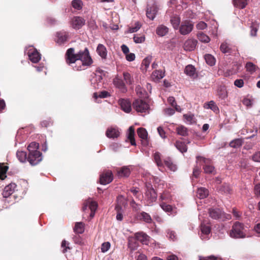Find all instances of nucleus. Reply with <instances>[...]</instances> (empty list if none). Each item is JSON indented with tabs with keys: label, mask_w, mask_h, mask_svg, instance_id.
Listing matches in <instances>:
<instances>
[{
	"label": "nucleus",
	"mask_w": 260,
	"mask_h": 260,
	"mask_svg": "<svg viewBox=\"0 0 260 260\" xmlns=\"http://www.w3.org/2000/svg\"><path fill=\"white\" fill-rule=\"evenodd\" d=\"M8 167L7 166H4L3 164H0V178L2 179V175H5L7 171Z\"/></svg>",
	"instance_id": "052dcab7"
},
{
	"label": "nucleus",
	"mask_w": 260,
	"mask_h": 260,
	"mask_svg": "<svg viewBox=\"0 0 260 260\" xmlns=\"http://www.w3.org/2000/svg\"><path fill=\"white\" fill-rule=\"evenodd\" d=\"M177 134L182 136H186L188 135L187 128L183 125L179 126L176 128Z\"/></svg>",
	"instance_id": "c03bdc74"
},
{
	"label": "nucleus",
	"mask_w": 260,
	"mask_h": 260,
	"mask_svg": "<svg viewBox=\"0 0 260 260\" xmlns=\"http://www.w3.org/2000/svg\"><path fill=\"white\" fill-rule=\"evenodd\" d=\"M123 76L124 80L126 84H131L132 83L133 79L128 73L123 72Z\"/></svg>",
	"instance_id": "603ef678"
},
{
	"label": "nucleus",
	"mask_w": 260,
	"mask_h": 260,
	"mask_svg": "<svg viewBox=\"0 0 260 260\" xmlns=\"http://www.w3.org/2000/svg\"><path fill=\"white\" fill-rule=\"evenodd\" d=\"M217 94L222 100L225 99L228 96L227 91L224 87H220L217 90Z\"/></svg>",
	"instance_id": "79ce46f5"
},
{
	"label": "nucleus",
	"mask_w": 260,
	"mask_h": 260,
	"mask_svg": "<svg viewBox=\"0 0 260 260\" xmlns=\"http://www.w3.org/2000/svg\"><path fill=\"white\" fill-rule=\"evenodd\" d=\"M168 31L169 28L162 24L159 25L156 29V34L160 37L165 36L168 33Z\"/></svg>",
	"instance_id": "393cba45"
},
{
	"label": "nucleus",
	"mask_w": 260,
	"mask_h": 260,
	"mask_svg": "<svg viewBox=\"0 0 260 260\" xmlns=\"http://www.w3.org/2000/svg\"><path fill=\"white\" fill-rule=\"evenodd\" d=\"M39 144L36 142H31L27 147V149L30 153L38 151Z\"/></svg>",
	"instance_id": "49530a36"
},
{
	"label": "nucleus",
	"mask_w": 260,
	"mask_h": 260,
	"mask_svg": "<svg viewBox=\"0 0 260 260\" xmlns=\"http://www.w3.org/2000/svg\"><path fill=\"white\" fill-rule=\"evenodd\" d=\"M100 183L103 185L109 184L113 180V175L111 171H106L100 176Z\"/></svg>",
	"instance_id": "9b49d317"
},
{
	"label": "nucleus",
	"mask_w": 260,
	"mask_h": 260,
	"mask_svg": "<svg viewBox=\"0 0 260 260\" xmlns=\"http://www.w3.org/2000/svg\"><path fill=\"white\" fill-rule=\"evenodd\" d=\"M160 206L162 208V209L166 212H171L172 211V207L168 205L165 203H162L160 204Z\"/></svg>",
	"instance_id": "5fc2aeb1"
},
{
	"label": "nucleus",
	"mask_w": 260,
	"mask_h": 260,
	"mask_svg": "<svg viewBox=\"0 0 260 260\" xmlns=\"http://www.w3.org/2000/svg\"><path fill=\"white\" fill-rule=\"evenodd\" d=\"M204 107L205 109H210L215 113L218 112L219 111L218 107L213 101H211L208 103H205Z\"/></svg>",
	"instance_id": "c85d7f7f"
},
{
	"label": "nucleus",
	"mask_w": 260,
	"mask_h": 260,
	"mask_svg": "<svg viewBox=\"0 0 260 260\" xmlns=\"http://www.w3.org/2000/svg\"><path fill=\"white\" fill-rule=\"evenodd\" d=\"M120 132L116 127H111L107 129L106 135L109 138H117L119 137Z\"/></svg>",
	"instance_id": "f3484780"
},
{
	"label": "nucleus",
	"mask_w": 260,
	"mask_h": 260,
	"mask_svg": "<svg viewBox=\"0 0 260 260\" xmlns=\"http://www.w3.org/2000/svg\"><path fill=\"white\" fill-rule=\"evenodd\" d=\"M88 207H89L91 211L95 212L98 207V204L95 202L91 200V199H89L84 203L82 207V210L85 211L87 209Z\"/></svg>",
	"instance_id": "a211bd4d"
},
{
	"label": "nucleus",
	"mask_w": 260,
	"mask_h": 260,
	"mask_svg": "<svg viewBox=\"0 0 260 260\" xmlns=\"http://www.w3.org/2000/svg\"><path fill=\"white\" fill-rule=\"evenodd\" d=\"M130 172L129 169L128 167H124L118 171V175L121 177H127L130 174Z\"/></svg>",
	"instance_id": "a18cd8bd"
},
{
	"label": "nucleus",
	"mask_w": 260,
	"mask_h": 260,
	"mask_svg": "<svg viewBox=\"0 0 260 260\" xmlns=\"http://www.w3.org/2000/svg\"><path fill=\"white\" fill-rule=\"evenodd\" d=\"M220 50L222 52L225 53L230 52V49L226 42L222 43L220 45Z\"/></svg>",
	"instance_id": "4d7b16f0"
},
{
	"label": "nucleus",
	"mask_w": 260,
	"mask_h": 260,
	"mask_svg": "<svg viewBox=\"0 0 260 260\" xmlns=\"http://www.w3.org/2000/svg\"><path fill=\"white\" fill-rule=\"evenodd\" d=\"M201 238L202 239H208V236L210 234L211 228L209 225H206L204 223H202L201 224Z\"/></svg>",
	"instance_id": "aec40b11"
},
{
	"label": "nucleus",
	"mask_w": 260,
	"mask_h": 260,
	"mask_svg": "<svg viewBox=\"0 0 260 260\" xmlns=\"http://www.w3.org/2000/svg\"><path fill=\"white\" fill-rule=\"evenodd\" d=\"M69 35L67 32L63 31L57 32L56 35L55 41L57 44L61 45L67 41Z\"/></svg>",
	"instance_id": "ddd939ff"
},
{
	"label": "nucleus",
	"mask_w": 260,
	"mask_h": 260,
	"mask_svg": "<svg viewBox=\"0 0 260 260\" xmlns=\"http://www.w3.org/2000/svg\"><path fill=\"white\" fill-rule=\"evenodd\" d=\"M196 27L198 29L203 30L207 28V25L205 22L200 21L197 24Z\"/></svg>",
	"instance_id": "0e129e2a"
},
{
	"label": "nucleus",
	"mask_w": 260,
	"mask_h": 260,
	"mask_svg": "<svg viewBox=\"0 0 260 260\" xmlns=\"http://www.w3.org/2000/svg\"><path fill=\"white\" fill-rule=\"evenodd\" d=\"M205 59L207 63L211 66L215 64V59L211 54H206L205 55Z\"/></svg>",
	"instance_id": "de8ad7c7"
},
{
	"label": "nucleus",
	"mask_w": 260,
	"mask_h": 260,
	"mask_svg": "<svg viewBox=\"0 0 260 260\" xmlns=\"http://www.w3.org/2000/svg\"><path fill=\"white\" fill-rule=\"evenodd\" d=\"M141 27V25L139 24L138 22H137L135 23V27H129L128 29V32L129 33H133L137 31Z\"/></svg>",
	"instance_id": "bf43d9fd"
},
{
	"label": "nucleus",
	"mask_w": 260,
	"mask_h": 260,
	"mask_svg": "<svg viewBox=\"0 0 260 260\" xmlns=\"http://www.w3.org/2000/svg\"><path fill=\"white\" fill-rule=\"evenodd\" d=\"M252 159L255 162H260V151L255 153L252 155Z\"/></svg>",
	"instance_id": "338daca9"
},
{
	"label": "nucleus",
	"mask_w": 260,
	"mask_h": 260,
	"mask_svg": "<svg viewBox=\"0 0 260 260\" xmlns=\"http://www.w3.org/2000/svg\"><path fill=\"white\" fill-rule=\"evenodd\" d=\"M197 37L199 40L203 43H207L210 41V38L202 32L198 33Z\"/></svg>",
	"instance_id": "72a5a7b5"
},
{
	"label": "nucleus",
	"mask_w": 260,
	"mask_h": 260,
	"mask_svg": "<svg viewBox=\"0 0 260 260\" xmlns=\"http://www.w3.org/2000/svg\"><path fill=\"white\" fill-rule=\"evenodd\" d=\"M72 4L75 9L80 10L82 8V3L80 0H73Z\"/></svg>",
	"instance_id": "864d4df0"
},
{
	"label": "nucleus",
	"mask_w": 260,
	"mask_h": 260,
	"mask_svg": "<svg viewBox=\"0 0 260 260\" xmlns=\"http://www.w3.org/2000/svg\"><path fill=\"white\" fill-rule=\"evenodd\" d=\"M165 165L172 171H175L177 170V166L174 164L170 158H167L164 160Z\"/></svg>",
	"instance_id": "2f4dec72"
},
{
	"label": "nucleus",
	"mask_w": 260,
	"mask_h": 260,
	"mask_svg": "<svg viewBox=\"0 0 260 260\" xmlns=\"http://www.w3.org/2000/svg\"><path fill=\"white\" fill-rule=\"evenodd\" d=\"M119 103L120 105L121 109L126 113H129L131 112V104L130 102L127 100L120 99L119 101Z\"/></svg>",
	"instance_id": "6ab92c4d"
},
{
	"label": "nucleus",
	"mask_w": 260,
	"mask_h": 260,
	"mask_svg": "<svg viewBox=\"0 0 260 260\" xmlns=\"http://www.w3.org/2000/svg\"><path fill=\"white\" fill-rule=\"evenodd\" d=\"M110 247V243L108 242L103 243L101 246V250L103 252L107 251Z\"/></svg>",
	"instance_id": "680f3d73"
},
{
	"label": "nucleus",
	"mask_w": 260,
	"mask_h": 260,
	"mask_svg": "<svg viewBox=\"0 0 260 260\" xmlns=\"http://www.w3.org/2000/svg\"><path fill=\"white\" fill-rule=\"evenodd\" d=\"M140 217L141 219L148 223H151L152 221L150 215L148 213L145 212H142L140 213Z\"/></svg>",
	"instance_id": "a19ab883"
},
{
	"label": "nucleus",
	"mask_w": 260,
	"mask_h": 260,
	"mask_svg": "<svg viewBox=\"0 0 260 260\" xmlns=\"http://www.w3.org/2000/svg\"><path fill=\"white\" fill-rule=\"evenodd\" d=\"M136 239L140 241L143 244L147 245L148 244L149 236L143 232H138L135 235Z\"/></svg>",
	"instance_id": "412c9836"
},
{
	"label": "nucleus",
	"mask_w": 260,
	"mask_h": 260,
	"mask_svg": "<svg viewBox=\"0 0 260 260\" xmlns=\"http://www.w3.org/2000/svg\"><path fill=\"white\" fill-rule=\"evenodd\" d=\"M197 44V41L193 39H188L186 40L183 46L184 49L187 51L193 50Z\"/></svg>",
	"instance_id": "dca6fc26"
},
{
	"label": "nucleus",
	"mask_w": 260,
	"mask_h": 260,
	"mask_svg": "<svg viewBox=\"0 0 260 260\" xmlns=\"http://www.w3.org/2000/svg\"><path fill=\"white\" fill-rule=\"evenodd\" d=\"M104 72L101 70H96V73L91 79V83L95 89H99L103 86V76Z\"/></svg>",
	"instance_id": "7ed1b4c3"
},
{
	"label": "nucleus",
	"mask_w": 260,
	"mask_h": 260,
	"mask_svg": "<svg viewBox=\"0 0 260 260\" xmlns=\"http://www.w3.org/2000/svg\"><path fill=\"white\" fill-rule=\"evenodd\" d=\"M183 116L188 124H191L194 122L193 115L190 114H184Z\"/></svg>",
	"instance_id": "13d9d810"
},
{
	"label": "nucleus",
	"mask_w": 260,
	"mask_h": 260,
	"mask_svg": "<svg viewBox=\"0 0 260 260\" xmlns=\"http://www.w3.org/2000/svg\"><path fill=\"white\" fill-rule=\"evenodd\" d=\"M42 159V154L39 151L29 153L27 160L32 166H35L39 163Z\"/></svg>",
	"instance_id": "0eeeda50"
},
{
	"label": "nucleus",
	"mask_w": 260,
	"mask_h": 260,
	"mask_svg": "<svg viewBox=\"0 0 260 260\" xmlns=\"http://www.w3.org/2000/svg\"><path fill=\"white\" fill-rule=\"evenodd\" d=\"M16 156L20 162H24L27 159L26 152L24 151H17Z\"/></svg>",
	"instance_id": "4c0bfd02"
},
{
	"label": "nucleus",
	"mask_w": 260,
	"mask_h": 260,
	"mask_svg": "<svg viewBox=\"0 0 260 260\" xmlns=\"http://www.w3.org/2000/svg\"><path fill=\"white\" fill-rule=\"evenodd\" d=\"M220 190L221 192L225 194H230L231 192V189L230 185L226 184L222 185L220 188Z\"/></svg>",
	"instance_id": "3c124183"
},
{
	"label": "nucleus",
	"mask_w": 260,
	"mask_h": 260,
	"mask_svg": "<svg viewBox=\"0 0 260 260\" xmlns=\"http://www.w3.org/2000/svg\"><path fill=\"white\" fill-rule=\"evenodd\" d=\"M248 0H234V5L235 7L243 9L247 5Z\"/></svg>",
	"instance_id": "ea45409f"
},
{
	"label": "nucleus",
	"mask_w": 260,
	"mask_h": 260,
	"mask_svg": "<svg viewBox=\"0 0 260 260\" xmlns=\"http://www.w3.org/2000/svg\"><path fill=\"white\" fill-rule=\"evenodd\" d=\"M113 83L114 85L122 93H125L127 91L126 87L122 79L119 76L115 77L113 80Z\"/></svg>",
	"instance_id": "f8f14e48"
},
{
	"label": "nucleus",
	"mask_w": 260,
	"mask_h": 260,
	"mask_svg": "<svg viewBox=\"0 0 260 260\" xmlns=\"http://www.w3.org/2000/svg\"><path fill=\"white\" fill-rule=\"evenodd\" d=\"M72 26L74 28L78 29L85 24V20L79 16L74 17L72 21Z\"/></svg>",
	"instance_id": "2eb2a0df"
},
{
	"label": "nucleus",
	"mask_w": 260,
	"mask_h": 260,
	"mask_svg": "<svg viewBox=\"0 0 260 260\" xmlns=\"http://www.w3.org/2000/svg\"><path fill=\"white\" fill-rule=\"evenodd\" d=\"M135 131L133 126L129 127L127 132V138L129 140L132 145H136V142L134 138Z\"/></svg>",
	"instance_id": "cd10ccee"
},
{
	"label": "nucleus",
	"mask_w": 260,
	"mask_h": 260,
	"mask_svg": "<svg viewBox=\"0 0 260 260\" xmlns=\"http://www.w3.org/2000/svg\"><path fill=\"white\" fill-rule=\"evenodd\" d=\"M199 158L202 160L204 165L203 166V169L204 170V172L205 173L208 174H214L215 173V169L214 167L210 164V160L206 159L205 158L202 157H197V159L199 160Z\"/></svg>",
	"instance_id": "9d476101"
},
{
	"label": "nucleus",
	"mask_w": 260,
	"mask_h": 260,
	"mask_svg": "<svg viewBox=\"0 0 260 260\" xmlns=\"http://www.w3.org/2000/svg\"><path fill=\"white\" fill-rule=\"evenodd\" d=\"M243 143V141L242 139H236L233 141H232L230 143V146L231 147L237 148L240 147L242 146Z\"/></svg>",
	"instance_id": "f704fd0d"
},
{
	"label": "nucleus",
	"mask_w": 260,
	"mask_h": 260,
	"mask_svg": "<svg viewBox=\"0 0 260 260\" xmlns=\"http://www.w3.org/2000/svg\"><path fill=\"white\" fill-rule=\"evenodd\" d=\"M245 68L247 71L252 74L256 70V66L251 62H248L246 64Z\"/></svg>",
	"instance_id": "09e8293b"
},
{
	"label": "nucleus",
	"mask_w": 260,
	"mask_h": 260,
	"mask_svg": "<svg viewBox=\"0 0 260 260\" xmlns=\"http://www.w3.org/2000/svg\"><path fill=\"white\" fill-rule=\"evenodd\" d=\"M219 258L218 256L210 255L208 257H200V260H217Z\"/></svg>",
	"instance_id": "774afa93"
},
{
	"label": "nucleus",
	"mask_w": 260,
	"mask_h": 260,
	"mask_svg": "<svg viewBox=\"0 0 260 260\" xmlns=\"http://www.w3.org/2000/svg\"><path fill=\"white\" fill-rule=\"evenodd\" d=\"M146 191L145 196L149 203L155 202L157 199V194L150 184H146Z\"/></svg>",
	"instance_id": "6e6552de"
},
{
	"label": "nucleus",
	"mask_w": 260,
	"mask_h": 260,
	"mask_svg": "<svg viewBox=\"0 0 260 260\" xmlns=\"http://www.w3.org/2000/svg\"><path fill=\"white\" fill-rule=\"evenodd\" d=\"M209 214L210 216L214 219H220L221 220L230 219H231V216L229 214H225L223 213L220 209H209Z\"/></svg>",
	"instance_id": "20e7f679"
},
{
	"label": "nucleus",
	"mask_w": 260,
	"mask_h": 260,
	"mask_svg": "<svg viewBox=\"0 0 260 260\" xmlns=\"http://www.w3.org/2000/svg\"><path fill=\"white\" fill-rule=\"evenodd\" d=\"M154 160L158 167L163 166V162L161 159V154L158 152H156L153 155Z\"/></svg>",
	"instance_id": "e433bc0d"
},
{
	"label": "nucleus",
	"mask_w": 260,
	"mask_h": 260,
	"mask_svg": "<svg viewBox=\"0 0 260 260\" xmlns=\"http://www.w3.org/2000/svg\"><path fill=\"white\" fill-rule=\"evenodd\" d=\"M193 24L189 21H183L179 27V32L182 35L189 34L193 29Z\"/></svg>",
	"instance_id": "423d86ee"
},
{
	"label": "nucleus",
	"mask_w": 260,
	"mask_h": 260,
	"mask_svg": "<svg viewBox=\"0 0 260 260\" xmlns=\"http://www.w3.org/2000/svg\"><path fill=\"white\" fill-rule=\"evenodd\" d=\"M137 133L139 136V137L143 140L144 145H147L148 141L147 140V136H148V133L147 131L142 127H140L138 128L137 129Z\"/></svg>",
	"instance_id": "b1692460"
},
{
	"label": "nucleus",
	"mask_w": 260,
	"mask_h": 260,
	"mask_svg": "<svg viewBox=\"0 0 260 260\" xmlns=\"http://www.w3.org/2000/svg\"><path fill=\"white\" fill-rule=\"evenodd\" d=\"M168 102L172 107L175 108L176 111L178 112L181 111V108L177 105L175 98L174 97L170 96L169 98H168Z\"/></svg>",
	"instance_id": "37998d69"
},
{
	"label": "nucleus",
	"mask_w": 260,
	"mask_h": 260,
	"mask_svg": "<svg viewBox=\"0 0 260 260\" xmlns=\"http://www.w3.org/2000/svg\"><path fill=\"white\" fill-rule=\"evenodd\" d=\"M96 52L102 58L105 59L107 56V49L104 45L100 44L96 48Z\"/></svg>",
	"instance_id": "a878e982"
},
{
	"label": "nucleus",
	"mask_w": 260,
	"mask_h": 260,
	"mask_svg": "<svg viewBox=\"0 0 260 260\" xmlns=\"http://www.w3.org/2000/svg\"><path fill=\"white\" fill-rule=\"evenodd\" d=\"M74 232L77 234H82L84 231V226L83 222H77L74 229Z\"/></svg>",
	"instance_id": "c9c22d12"
},
{
	"label": "nucleus",
	"mask_w": 260,
	"mask_h": 260,
	"mask_svg": "<svg viewBox=\"0 0 260 260\" xmlns=\"http://www.w3.org/2000/svg\"><path fill=\"white\" fill-rule=\"evenodd\" d=\"M196 72V69L192 65H188L187 66L184 70V73L188 76H193Z\"/></svg>",
	"instance_id": "58836bf2"
},
{
	"label": "nucleus",
	"mask_w": 260,
	"mask_h": 260,
	"mask_svg": "<svg viewBox=\"0 0 260 260\" xmlns=\"http://www.w3.org/2000/svg\"><path fill=\"white\" fill-rule=\"evenodd\" d=\"M123 198L121 197H119L117 198V204L115 207V209L117 211L116 219L118 220L121 221L123 218L122 213L120 212L122 209V205H124V203H122Z\"/></svg>",
	"instance_id": "4468645a"
},
{
	"label": "nucleus",
	"mask_w": 260,
	"mask_h": 260,
	"mask_svg": "<svg viewBox=\"0 0 260 260\" xmlns=\"http://www.w3.org/2000/svg\"><path fill=\"white\" fill-rule=\"evenodd\" d=\"M158 8L155 3L148 4L146 10V16L150 20H153L157 12Z\"/></svg>",
	"instance_id": "1a4fd4ad"
},
{
	"label": "nucleus",
	"mask_w": 260,
	"mask_h": 260,
	"mask_svg": "<svg viewBox=\"0 0 260 260\" xmlns=\"http://www.w3.org/2000/svg\"><path fill=\"white\" fill-rule=\"evenodd\" d=\"M28 54L29 59L33 63H37L41 59V54L37 50H35L31 52H28Z\"/></svg>",
	"instance_id": "5701e85b"
},
{
	"label": "nucleus",
	"mask_w": 260,
	"mask_h": 260,
	"mask_svg": "<svg viewBox=\"0 0 260 260\" xmlns=\"http://www.w3.org/2000/svg\"><path fill=\"white\" fill-rule=\"evenodd\" d=\"M134 41L136 43H142L145 41V37L143 35H135L134 37Z\"/></svg>",
	"instance_id": "6e6d98bb"
},
{
	"label": "nucleus",
	"mask_w": 260,
	"mask_h": 260,
	"mask_svg": "<svg viewBox=\"0 0 260 260\" xmlns=\"http://www.w3.org/2000/svg\"><path fill=\"white\" fill-rule=\"evenodd\" d=\"M229 234L232 238H245L247 236L246 227L243 223L237 221L234 223Z\"/></svg>",
	"instance_id": "f03ea898"
},
{
	"label": "nucleus",
	"mask_w": 260,
	"mask_h": 260,
	"mask_svg": "<svg viewBox=\"0 0 260 260\" xmlns=\"http://www.w3.org/2000/svg\"><path fill=\"white\" fill-rule=\"evenodd\" d=\"M257 31V27L256 24H253L251 26L250 35L252 37H255L256 36Z\"/></svg>",
	"instance_id": "e2e57ef3"
},
{
	"label": "nucleus",
	"mask_w": 260,
	"mask_h": 260,
	"mask_svg": "<svg viewBox=\"0 0 260 260\" xmlns=\"http://www.w3.org/2000/svg\"><path fill=\"white\" fill-rule=\"evenodd\" d=\"M134 108L138 112H146L149 109L148 104L141 99L135 100L133 104Z\"/></svg>",
	"instance_id": "39448f33"
},
{
	"label": "nucleus",
	"mask_w": 260,
	"mask_h": 260,
	"mask_svg": "<svg viewBox=\"0 0 260 260\" xmlns=\"http://www.w3.org/2000/svg\"><path fill=\"white\" fill-rule=\"evenodd\" d=\"M175 146L181 153H184L187 151V147L184 142L177 141L176 142Z\"/></svg>",
	"instance_id": "c756f323"
},
{
	"label": "nucleus",
	"mask_w": 260,
	"mask_h": 260,
	"mask_svg": "<svg viewBox=\"0 0 260 260\" xmlns=\"http://www.w3.org/2000/svg\"><path fill=\"white\" fill-rule=\"evenodd\" d=\"M109 95V92L106 91H102L99 94L96 92L93 93V98L96 99L98 98H105Z\"/></svg>",
	"instance_id": "8fccbe9b"
},
{
	"label": "nucleus",
	"mask_w": 260,
	"mask_h": 260,
	"mask_svg": "<svg viewBox=\"0 0 260 260\" xmlns=\"http://www.w3.org/2000/svg\"><path fill=\"white\" fill-rule=\"evenodd\" d=\"M15 186L14 183L10 184L6 186L2 193L3 197L6 198L11 195L14 192Z\"/></svg>",
	"instance_id": "4be33fe9"
},
{
	"label": "nucleus",
	"mask_w": 260,
	"mask_h": 260,
	"mask_svg": "<svg viewBox=\"0 0 260 260\" xmlns=\"http://www.w3.org/2000/svg\"><path fill=\"white\" fill-rule=\"evenodd\" d=\"M170 22L175 29H178L180 23V18L178 15H174L171 18Z\"/></svg>",
	"instance_id": "bb28decb"
},
{
	"label": "nucleus",
	"mask_w": 260,
	"mask_h": 260,
	"mask_svg": "<svg viewBox=\"0 0 260 260\" xmlns=\"http://www.w3.org/2000/svg\"><path fill=\"white\" fill-rule=\"evenodd\" d=\"M161 200L169 201L171 200V196L167 192H164L160 197Z\"/></svg>",
	"instance_id": "69168bd1"
},
{
	"label": "nucleus",
	"mask_w": 260,
	"mask_h": 260,
	"mask_svg": "<svg viewBox=\"0 0 260 260\" xmlns=\"http://www.w3.org/2000/svg\"><path fill=\"white\" fill-rule=\"evenodd\" d=\"M165 76V73L160 70H156L152 73V78L153 80H159Z\"/></svg>",
	"instance_id": "473e14b6"
},
{
	"label": "nucleus",
	"mask_w": 260,
	"mask_h": 260,
	"mask_svg": "<svg viewBox=\"0 0 260 260\" xmlns=\"http://www.w3.org/2000/svg\"><path fill=\"white\" fill-rule=\"evenodd\" d=\"M66 58L67 63L69 65L73 64V68L76 71L85 70L92 62L87 48L79 51L77 54L75 53L74 48H69L67 51Z\"/></svg>",
	"instance_id": "f257e3e1"
},
{
	"label": "nucleus",
	"mask_w": 260,
	"mask_h": 260,
	"mask_svg": "<svg viewBox=\"0 0 260 260\" xmlns=\"http://www.w3.org/2000/svg\"><path fill=\"white\" fill-rule=\"evenodd\" d=\"M208 193V189L204 187H200L198 189L197 196L200 199H204L207 197Z\"/></svg>",
	"instance_id": "7c9ffc66"
}]
</instances>
